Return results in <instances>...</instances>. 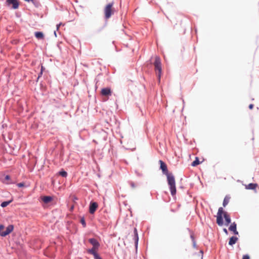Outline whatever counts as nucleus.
Returning a JSON list of instances; mask_svg holds the SVG:
<instances>
[{"mask_svg":"<svg viewBox=\"0 0 259 259\" xmlns=\"http://www.w3.org/2000/svg\"><path fill=\"white\" fill-rule=\"evenodd\" d=\"M80 222L81 224V225H82L83 228L86 227L87 224H86V222H85L84 218L83 217L81 218Z\"/></svg>","mask_w":259,"mask_h":259,"instance_id":"nucleus-25","label":"nucleus"},{"mask_svg":"<svg viewBox=\"0 0 259 259\" xmlns=\"http://www.w3.org/2000/svg\"><path fill=\"white\" fill-rule=\"evenodd\" d=\"M74 208V206L73 205H72L71 207H70V210L72 211Z\"/></svg>","mask_w":259,"mask_h":259,"instance_id":"nucleus-38","label":"nucleus"},{"mask_svg":"<svg viewBox=\"0 0 259 259\" xmlns=\"http://www.w3.org/2000/svg\"><path fill=\"white\" fill-rule=\"evenodd\" d=\"M131 186L132 187H133V188H134V187H135V184H134L133 182H131Z\"/></svg>","mask_w":259,"mask_h":259,"instance_id":"nucleus-36","label":"nucleus"},{"mask_svg":"<svg viewBox=\"0 0 259 259\" xmlns=\"http://www.w3.org/2000/svg\"><path fill=\"white\" fill-rule=\"evenodd\" d=\"M14 230V226L13 225H9L5 231H4L1 234L2 237H6L9 235Z\"/></svg>","mask_w":259,"mask_h":259,"instance_id":"nucleus-9","label":"nucleus"},{"mask_svg":"<svg viewBox=\"0 0 259 259\" xmlns=\"http://www.w3.org/2000/svg\"><path fill=\"white\" fill-rule=\"evenodd\" d=\"M5 180L8 181L7 182H6L7 184H11L13 183L11 179V177L9 175H6L5 177Z\"/></svg>","mask_w":259,"mask_h":259,"instance_id":"nucleus-22","label":"nucleus"},{"mask_svg":"<svg viewBox=\"0 0 259 259\" xmlns=\"http://www.w3.org/2000/svg\"><path fill=\"white\" fill-rule=\"evenodd\" d=\"M62 25V23H59V24H57V30H58L59 29V27H60V25Z\"/></svg>","mask_w":259,"mask_h":259,"instance_id":"nucleus-35","label":"nucleus"},{"mask_svg":"<svg viewBox=\"0 0 259 259\" xmlns=\"http://www.w3.org/2000/svg\"><path fill=\"white\" fill-rule=\"evenodd\" d=\"M5 5L11 9L16 10L19 8L20 3L18 0H6Z\"/></svg>","mask_w":259,"mask_h":259,"instance_id":"nucleus-4","label":"nucleus"},{"mask_svg":"<svg viewBox=\"0 0 259 259\" xmlns=\"http://www.w3.org/2000/svg\"><path fill=\"white\" fill-rule=\"evenodd\" d=\"M54 35L55 36V37H57V33H56V31H54Z\"/></svg>","mask_w":259,"mask_h":259,"instance_id":"nucleus-39","label":"nucleus"},{"mask_svg":"<svg viewBox=\"0 0 259 259\" xmlns=\"http://www.w3.org/2000/svg\"><path fill=\"white\" fill-rule=\"evenodd\" d=\"M238 240V238L236 236H232L230 238L229 241V245L231 246H233L234 245L237 240Z\"/></svg>","mask_w":259,"mask_h":259,"instance_id":"nucleus-16","label":"nucleus"},{"mask_svg":"<svg viewBox=\"0 0 259 259\" xmlns=\"http://www.w3.org/2000/svg\"><path fill=\"white\" fill-rule=\"evenodd\" d=\"M192 243H193V247L194 248H196L197 247L196 241H193V242H192Z\"/></svg>","mask_w":259,"mask_h":259,"instance_id":"nucleus-32","label":"nucleus"},{"mask_svg":"<svg viewBox=\"0 0 259 259\" xmlns=\"http://www.w3.org/2000/svg\"><path fill=\"white\" fill-rule=\"evenodd\" d=\"M159 163L160 164V169L162 170V172L163 175H166L170 174V172H168L167 165L164 161L162 160H159Z\"/></svg>","mask_w":259,"mask_h":259,"instance_id":"nucleus-7","label":"nucleus"},{"mask_svg":"<svg viewBox=\"0 0 259 259\" xmlns=\"http://www.w3.org/2000/svg\"><path fill=\"white\" fill-rule=\"evenodd\" d=\"M229 198H228L226 196L223 200V205L224 207H225L229 203Z\"/></svg>","mask_w":259,"mask_h":259,"instance_id":"nucleus-24","label":"nucleus"},{"mask_svg":"<svg viewBox=\"0 0 259 259\" xmlns=\"http://www.w3.org/2000/svg\"><path fill=\"white\" fill-rule=\"evenodd\" d=\"M242 259H250V256L248 254L243 255Z\"/></svg>","mask_w":259,"mask_h":259,"instance_id":"nucleus-30","label":"nucleus"},{"mask_svg":"<svg viewBox=\"0 0 259 259\" xmlns=\"http://www.w3.org/2000/svg\"><path fill=\"white\" fill-rule=\"evenodd\" d=\"M58 174L59 176H62L63 178H66L67 177V172L64 169L62 168L58 172Z\"/></svg>","mask_w":259,"mask_h":259,"instance_id":"nucleus-19","label":"nucleus"},{"mask_svg":"<svg viewBox=\"0 0 259 259\" xmlns=\"http://www.w3.org/2000/svg\"><path fill=\"white\" fill-rule=\"evenodd\" d=\"M168 185L169 187V190L171 195L174 196L176 194V181L175 177L172 173L166 175Z\"/></svg>","mask_w":259,"mask_h":259,"instance_id":"nucleus-1","label":"nucleus"},{"mask_svg":"<svg viewBox=\"0 0 259 259\" xmlns=\"http://www.w3.org/2000/svg\"><path fill=\"white\" fill-rule=\"evenodd\" d=\"M42 73H43V72H42V70H40V72L39 73L38 75V77H37V79H36V81H38V80L39 78L41 76V75H42Z\"/></svg>","mask_w":259,"mask_h":259,"instance_id":"nucleus-29","label":"nucleus"},{"mask_svg":"<svg viewBox=\"0 0 259 259\" xmlns=\"http://www.w3.org/2000/svg\"><path fill=\"white\" fill-rule=\"evenodd\" d=\"M187 230L190 233V238H191L192 242H193V241H196L195 238H194L193 232L189 228H187Z\"/></svg>","mask_w":259,"mask_h":259,"instance_id":"nucleus-23","label":"nucleus"},{"mask_svg":"<svg viewBox=\"0 0 259 259\" xmlns=\"http://www.w3.org/2000/svg\"><path fill=\"white\" fill-rule=\"evenodd\" d=\"M98 207L97 202L91 201L89 204V212L91 214H94Z\"/></svg>","mask_w":259,"mask_h":259,"instance_id":"nucleus-8","label":"nucleus"},{"mask_svg":"<svg viewBox=\"0 0 259 259\" xmlns=\"http://www.w3.org/2000/svg\"><path fill=\"white\" fill-rule=\"evenodd\" d=\"M133 239L135 241V246L136 249L138 248V241H139V236L138 233L137 229L135 228L134 229V237Z\"/></svg>","mask_w":259,"mask_h":259,"instance_id":"nucleus-11","label":"nucleus"},{"mask_svg":"<svg viewBox=\"0 0 259 259\" xmlns=\"http://www.w3.org/2000/svg\"><path fill=\"white\" fill-rule=\"evenodd\" d=\"M41 200L46 204L51 202L53 200L51 196H43L41 197Z\"/></svg>","mask_w":259,"mask_h":259,"instance_id":"nucleus-15","label":"nucleus"},{"mask_svg":"<svg viewBox=\"0 0 259 259\" xmlns=\"http://www.w3.org/2000/svg\"><path fill=\"white\" fill-rule=\"evenodd\" d=\"M229 230L233 232V234L235 235H238L239 233L237 230V224L235 222L232 223L229 227Z\"/></svg>","mask_w":259,"mask_h":259,"instance_id":"nucleus-12","label":"nucleus"},{"mask_svg":"<svg viewBox=\"0 0 259 259\" xmlns=\"http://www.w3.org/2000/svg\"><path fill=\"white\" fill-rule=\"evenodd\" d=\"M154 65L155 67V71H158V73L157 74V78L158 80L160 81V77L162 73V68H161V60L159 56H156L155 59V61L154 62Z\"/></svg>","mask_w":259,"mask_h":259,"instance_id":"nucleus-2","label":"nucleus"},{"mask_svg":"<svg viewBox=\"0 0 259 259\" xmlns=\"http://www.w3.org/2000/svg\"><path fill=\"white\" fill-rule=\"evenodd\" d=\"M257 184L256 183H249L247 185H246L245 188L246 189L249 190H255V188L257 187Z\"/></svg>","mask_w":259,"mask_h":259,"instance_id":"nucleus-18","label":"nucleus"},{"mask_svg":"<svg viewBox=\"0 0 259 259\" xmlns=\"http://www.w3.org/2000/svg\"><path fill=\"white\" fill-rule=\"evenodd\" d=\"M217 223L219 226H222L224 225V210L223 207H220L217 215Z\"/></svg>","mask_w":259,"mask_h":259,"instance_id":"nucleus-5","label":"nucleus"},{"mask_svg":"<svg viewBox=\"0 0 259 259\" xmlns=\"http://www.w3.org/2000/svg\"><path fill=\"white\" fill-rule=\"evenodd\" d=\"M87 252L88 253L93 255L94 259H102L97 251H94L93 249H88Z\"/></svg>","mask_w":259,"mask_h":259,"instance_id":"nucleus-14","label":"nucleus"},{"mask_svg":"<svg viewBox=\"0 0 259 259\" xmlns=\"http://www.w3.org/2000/svg\"><path fill=\"white\" fill-rule=\"evenodd\" d=\"M113 5V3H110L104 8V17L106 20L109 19L114 14V10L112 9Z\"/></svg>","mask_w":259,"mask_h":259,"instance_id":"nucleus-3","label":"nucleus"},{"mask_svg":"<svg viewBox=\"0 0 259 259\" xmlns=\"http://www.w3.org/2000/svg\"><path fill=\"white\" fill-rule=\"evenodd\" d=\"M111 90L109 87L103 88L101 90V94L103 96H109L111 95Z\"/></svg>","mask_w":259,"mask_h":259,"instance_id":"nucleus-10","label":"nucleus"},{"mask_svg":"<svg viewBox=\"0 0 259 259\" xmlns=\"http://www.w3.org/2000/svg\"><path fill=\"white\" fill-rule=\"evenodd\" d=\"M223 231L226 234V235H228V231L227 230V229L226 228H224L223 229Z\"/></svg>","mask_w":259,"mask_h":259,"instance_id":"nucleus-31","label":"nucleus"},{"mask_svg":"<svg viewBox=\"0 0 259 259\" xmlns=\"http://www.w3.org/2000/svg\"><path fill=\"white\" fill-rule=\"evenodd\" d=\"M253 106H254L253 104H250L249 105L248 108H249V109H253Z\"/></svg>","mask_w":259,"mask_h":259,"instance_id":"nucleus-33","label":"nucleus"},{"mask_svg":"<svg viewBox=\"0 0 259 259\" xmlns=\"http://www.w3.org/2000/svg\"><path fill=\"white\" fill-rule=\"evenodd\" d=\"M35 37L38 39H42L44 38V34L41 31H36L34 33Z\"/></svg>","mask_w":259,"mask_h":259,"instance_id":"nucleus-17","label":"nucleus"},{"mask_svg":"<svg viewBox=\"0 0 259 259\" xmlns=\"http://www.w3.org/2000/svg\"><path fill=\"white\" fill-rule=\"evenodd\" d=\"M17 186L19 188H21L24 186V183H19L17 184Z\"/></svg>","mask_w":259,"mask_h":259,"instance_id":"nucleus-28","label":"nucleus"},{"mask_svg":"<svg viewBox=\"0 0 259 259\" xmlns=\"http://www.w3.org/2000/svg\"><path fill=\"white\" fill-rule=\"evenodd\" d=\"M135 173L136 174V176L139 177H142L143 176V175L142 173L139 172L138 170H135Z\"/></svg>","mask_w":259,"mask_h":259,"instance_id":"nucleus-26","label":"nucleus"},{"mask_svg":"<svg viewBox=\"0 0 259 259\" xmlns=\"http://www.w3.org/2000/svg\"><path fill=\"white\" fill-rule=\"evenodd\" d=\"M200 163L198 157H196L195 160L192 162L191 166H196L199 164Z\"/></svg>","mask_w":259,"mask_h":259,"instance_id":"nucleus-20","label":"nucleus"},{"mask_svg":"<svg viewBox=\"0 0 259 259\" xmlns=\"http://www.w3.org/2000/svg\"><path fill=\"white\" fill-rule=\"evenodd\" d=\"M12 200H8V201H3L2 202V203L1 204V206L2 207H6V206H7L11 202H12Z\"/></svg>","mask_w":259,"mask_h":259,"instance_id":"nucleus-21","label":"nucleus"},{"mask_svg":"<svg viewBox=\"0 0 259 259\" xmlns=\"http://www.w3.org/2000/svg\"><path fill=\"white\" fill-rule=\"evenodd\" d=\"M89 242L92 245L93 247L90 249L94 251H97L100 246L99 242L95 238H91L89 239Z\"/></svg>","mask_w":259,"mask_h":259,"instance_id":"nucleus-6","label":"nucleus"},{"mask_svg":"<svg viewBox=\"0 0 259 259\" xmlns=\"http://www.w3.org/2000/svg\"><path fill=\"white\" fill-rule=\"evenodd\" d=\"M44 69H45V68L44 67V66H41V70H42V72H43V70H44Z\"/></svg>","mask_w":259,"mask_h":259,"instance_id":"nucleus-40","label":"nucleus"},{"mask_svg":"<svg viewBox=\"0 0 259 259\" xmlns=\"http://www.w3.org/2000/svg\"><path fill=\"white\" fill-rule=\"evenodd\" d=\"M183 109L184 108V105H185V101H184V99H183Z\"/></svg>","mask_w":259,"mask_h":259,"instance_id":"nucleus-37","label":"nucleus"},{"mask_svg":"<svg viewBox=\"0 0 259 259\" xmlns=\"http://www.w3.org/2000/svg\"><path fill=\"white\" fill-rule=\"evenodd\" d=\"M200 254H201V259L203 258V251L202 250H201L199 252Z\"/></svg>","mask_w":259,"mask_h":259,"instance_id":"nucleus-34","label":"nucleus"},{"mask_svg":"<svg viewBox=\"0 0 259 259\" xmlns=\"http://www.w3.org/2000/svg\"><path fill=\"white\" fill-rule=\"evenodd\" d=\"M224 218L225 220V225L228 226L231 223V219L227 212L224 211Z\"/></svg>","mask_w":259,"mask_h":259,"instance_id":"nucleus-13","label":"nucleus"},{"mask_svg":"<svg viewBox=\"0 0 259 259\" xmlns=\"http://www.w3.org/2000/svg\"><path fill=\"white\" fill-rule=\"evenodd\" d=\"M5 228V226L3 224H0V236H1V234L4 232L3 229Z\"/></svg>","mask_w":259,"mask_h":259,"instance_id":"nucleus-27","label":"nucleus"}]
</instances>
